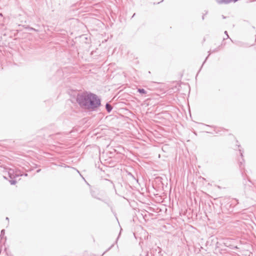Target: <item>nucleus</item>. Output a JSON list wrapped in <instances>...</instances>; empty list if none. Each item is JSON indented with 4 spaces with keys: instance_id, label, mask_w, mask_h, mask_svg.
<instances>
[{
    "instance_id": "nucleus-4",
    "label": "nucleus",
    "mask_w": 256,
    "mask_h": 256,
    "mask_svg": "<svg viewBox=\"0 0 256 256\" xmlns=\"http://www.w3.org/2000/svg\"><path fill=\"white\" fill-rule=\"evenodd\" d=\"M138 91L142 94H146V90H145L144 89H142V88H138Z\"/></svg>"
},
{
    "instance_id": "nucleus-7",
    "label": "nucleus",
    "mask_w": 256,
    "mask_h": 256,
    "mask_svg": "<svg viewBox=\"0 0 256 256\" xmlns=\"http://www.w3.org/2000/svg\"><path fill=\"white\" fill-rule=\"evenodd\" d=\"M4 232V230H2L1 232V235Z\"/></svg>"
},
{
    "instance_id": "nucleus-6",
    "label": "nucleus",
    "mask_w": 256,
    "mask_h": 256,
    "mask_svg": "<svg viewBox=\"0 0 256 256\" xmlns=\"http://www.w3.org/2000/svg\"><path fill=\"white\" fill-rule=\"evenodd\" d=\"M224 33H225V34H226V36H227V38H228V34H227V32H226V31H225Z\"/></svg>"
},
{
    "instance_id": "nucleus-3",
    "label": "nucleus",
    "mask_w": 256,
    "mask_h": 256,
    "mask_svg": "<svg viewBox=\"0 0 256 256\" xmlns=\"http://www.w3.org/2000/svg\"><path fill=\"white\" fill-rule=\"evenodd\" d=\"M106 109L108 112H110L112 110V106L108 104H106Z\"/></svg>"
},
{
    "instance_id": "nucleus-5",
    "label": "nucleus",
    "mask_w": 256,
    "mask_h": 256,
    "mask_svg": "<svg viewBox=\"0 0 256 256\" xmlns=\"http://www.w3.org/2000/svg\"><path fill=\"white\" fill-rule=\"evenodd\" d=\"M10 184H14L16 182L15 180H10Z\"/></svg>"
},
{
    "instance_id": "nucleus-2",
    "label": "nucleus",
    "mask_w": 256,
    "mask_h": 256,
    "mask_svg": "<svg viewBox=\"0 0 256 256\" xmlns=\"http://www.w3.org/2000/svg\"><path fill=\"white\" fill-rule=\"evenodd\" d=\"M8 172L10 178H14V170H12L10 169Z\"/></svg>"
},
{
    "instance_id": "nucleus-1",
    "label": "nucleus",
    "mask_w": 256,
    "mask_h": 256,
    "mask_svg": "<svg viewBox=\"0 0 256 256\" xmlns=\"http://www.w3.org/2000/svg\"><path fill=\"white\" fill-rule=\"evenodd\" d=\"M76 101L82 108L90 110H94L100 105V99L92 93L84 92L78 94Z\"/></svg>"
},
{
    "instance_id": "nucleus-8",
    "label": "nucleus",
    "mask_w": 256,
    "mask_h": 256,
    "mask_svg": "<svg viewBox=\"0 0 256 256\" xmlns=\"http://www.w3.org/2000/svg\"><path fill=\"white\" fill-rule=\"evenodd\" d=\"M4 178H6V177L5 176H4Z\"/></svg>"
}]
</instances>
